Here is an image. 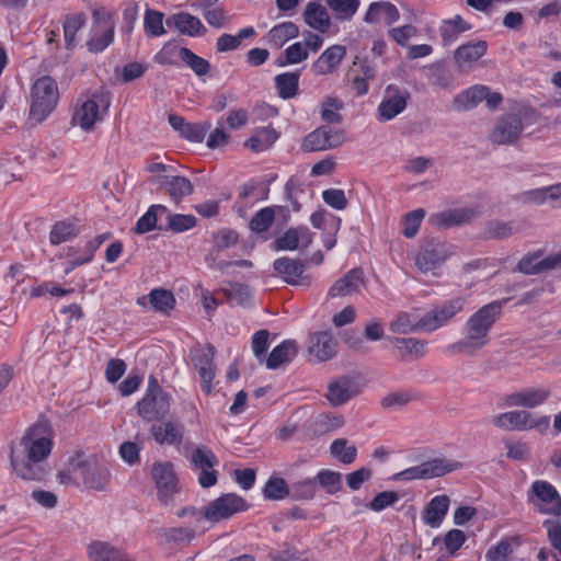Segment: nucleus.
Wrapping results in <instances>:
<instances>
[{
    "label": "nucleus",
    "instance_id": "f257e3e1",
    "mask_svg": "<svg viewBox=\"0 0 561 561\" xmlns=\"http://www.w3.org/2000/svg\"><path fill=\"white\" fill-rule=\"evenodd\" d=\"M24 458L11 457V465L23 480L41 481L47 474L45 466L54 447V431L46 422L32 425L20 442Z\"/></svg>",
    "mask_w": 561,
    "mask_h": 561
},
{
    "label": "nucleus",
    "instance_id": "f03ea898",
    "mask_svg": "<svg viewBox=\"0 0 561 561\" xmlns=\"http://www.w3.org/2000/svg\"><path fill=\"white\" fill-rule=\"evenodd\" d=\"M502 306L500 301H492L473 312L463 325V337L445 346L444 353L450 356H472L485 347L490 342V331L501 316Z\"/></svg>",
    "mask_w": 561,
    "mask_h": 561
},
{
    "label": "nucleus",
    "instance_id": "7ed1b4c3",
    "mask_svg": "<svg viewBox=\"0 0 561 561\" xmlns=\"http://www.w3.org/2000/svg\"><path fill=\"white\" fill-rule=\"evenodd\" d=\"M59 100L57 82L49 76H42L31 88L30 119L39 124L56 108Z\"/></svg>",
    "mask_w": 561,
    "mask_h": 561
},
{
    "label": "nucleus",
    "instance_id": "20e7f679",
    "mask_svg": "<svg viewBox=\"0 0 561 561\" xmlns=\"http://www.w3.org/2000/svg\"><path fill=\"white\" fill-rule=\"evenodd\" d=\"M465 296H455L433 305L421 318H419L420 331L432 333L440 328L447 327L460 314L466 307Z\"/></svg>",
    "mask_w": 561,
    "mask_h": 561
},
{
    "label": "nucleus",
    "instance_id": "39448f33",
    "mask_svg": "<svg viewBox=\"0 0 561 561\" xmlns=\"http://www.w3.org/2000/svg\"><path fill=\"white\" fill-rule=\"evenodd\" d=\"M535 111L528 107L519 108L516 113L502 115L491 131L490 138L494 144H512L518 139L526 126L535 122Z\"/></svg>",
    "mask_w": 561,
    "mask_h": 561
},
{
    "label": "nucleus",
    "instance_id": "423d86ee",
    "mask_svg": "<svg viewBox=\"0 0 561 561\" xmlns=\"http://www.w3.org/2000/svg\"><path fill=\"white\" fill-rule=\"evenodd\" d=\"M110 105L108 99L103 93H88L79 96L71 124L83 131H91L95 124L102 121V112Z\"/></svg>",
    "mask_w": 561,
    "mask_h": 561
},
{
    "label": "nucleus",
    "instance_id": "0eeeda50",
    "mask_svg": "<svg viewBox=\"0 0 561 561\" xmlns=\"http://www.w3.org/2000/svg\"><path fill=\"white\" fill-rule=\"evenodd\" d=\"M171 397L150 377L144 398L137 403L138 414L147 422L164 417L170 410Z\"/></svg>",
    "mask_w": 561,
    "mask_h": 561
},
{
    "label": "nucleus",
    "instance_id": "6e6552de",
    "mask_svg": "<svg viewBox=\"0 0 561 561\" xmlns=\"http://www.w3.org/2000/svg\"><path fill=\"white\" fill-rule=\"evenodd\" d=\"M527 501L540 514L561 515V496L556 486L546 480H536L531 483Z\"/></svg>",
    "mask_w": 561,
    "mask_h": 561
},
{
    "label": "nucleus",
    "instance_id": "1a4fd4ad",
    "mask_svg": "<svg viewBox=\"0 0 561 561\" xmlns=\"http://www.w3.org/2000/svg\"><path fill=\"white\" fill-rule=\"evenodd\" d=\"M460 467L461 463L454 459L445 457L433 458L396 473L393 479L397 481H410L417 479L427 480L443 477L449 472L458 470Z\"/></svg>",
    "mask_w": 561,
    "mask_h": 561
},
{
    "label": "nucleus",
    "instance_id": "9d476101",
    "mask_svg": "<svg viewBox=\"0 0 561 561\" xmlns=\"http://www.w3.org/2000/svg\"><path fill=\"white\" fill-rule=\"evenodd\" d=\"M190 462L193 470H198V484L208 489L214 486L218 481V472L216 467L219 460L215 453L206 445H198L190 455Z\"/></svg>",
    "mask_w": 561,
    "mask_h": 561
},
{
    "label": "nucleus",
    "instance_id": "9b49d317",
    "mask_svg": "<svg viewBox=\"0 0 561 561\" xmlns=\"http://www.w3.org/2000/svg\"><path fill=\"white\" fill-rule=\"evenodd\" d=\"M248 507L249 505L242 496L236 493H226L204 507L203 517L211 523H219L247 511Z\"/></svg>",
    "mask_w": 561,
    "mask_h": 561
},
{
    "label": "nucleus",
    "instance_id": "f8f14e48",
    "mask_svg": "<svg viewBox=\"0 0 561 561\" xmlns=\"http://www.w3.org/2000/svg\"><path fill=\"white\" fill-rule=\"evenodd\" d=\"M215 348L211 345H196L190 350V360L199 376L201 389L206 394L211 392L215 378L214 367Z\"/></svg>",
    "mask_w": 561,
    "mask_h": 561
},
{
    "label": "nucleus",
    "instance_id": "ddd939ff",
    "mask_svg": "<svg viewBox=\"0 0 561 561\" xmlns=\"http://www.w3.org/2000/svg\"><path fill=\"white\" fill-rule=\"evenodd\" d=\"M453 254V247L447 243L427 241L424 243L416 256L415 265L422 273H434Z\"/></svg>",
    "mask_w": 561,
    "mask_h": 561
},
{
    "label": "nucleus",
    "instance_id": "4468645a",
    "mask_svg": "<svg viewBox=\"0 0 561 561\" xmlns=\"http://www.w3.org/2000/svg\"><path fill=\"white\" fill-rule=\"evenodd\" d=\"M345 139L342 129L324 126L309 133L302 140L301 149L306 152L324 151L340 147Z\"/></svg>",
    "mask_w": 561,
    "mask_h": 561
},
{
    "label": "nucleus",
    "instance_id": "2eb2a0df",
    "mask_svg": "<svg viewBox=\"0 0 561 561\" xmlns=\"http://www.w3.org/2000/svg\"><path fill=\"white\" fill-rule=\"evenodd\" d=\"M551 396L546 387H529L505 396L502 401L504 407L535 409L545 404Z\"/></svg>",
    "mask_w": 561,
    "mask_h": 561
},
{
    "label": "nucleus",
    "instance_id": "dca6fc26",
    "mask_svg": "<svg viewBox=\"0 0 561 561\" xmlns=\"http://www.w3.org/2000/svg\"><path fill=\"white\" fill-rule=\"evenodd\" d=\"M408 99V92L389 85L377 107L376 119L378 122H388L393 119L405 110Z\"/></svg>",
    "mask_w": 561,
    "mask_h": 561
},
{
    "label": "nucleus",
    "instance_id": "f3484780",
    "mask_svg": "<svg viewBox=\"0 0 561 561\" xmlns=\"http://www.w3.org/2000/svg\"><path fill=\"white\" fill-rule=\"evenodd\" d=\"M310 224L313 228L322 231L323 247L330 251L336 245V234L341 228L342 220L327 209H318L310 216Z\"/></svg>",
    "mask_w": 561,
    "mask_h": 561
},
{
    "label": "nucleus",
    "instance_id": "a211bd4d",
    "mask_svg": "<svg viewBox=\"0 0 561 561\" xmlns=\"http://www.w3.org/2000/svg\"><path fill=\"white\" fill-rule=\"evenodd\" d=\"M273 267L275 274L289 285H310L312 282L309 275H305V264L297 259H276Z\"/></svg>",
    "mask_w": 561,
    "mask_h": 561
},
{
    "label": "nucleus",
    "instance_id": "6ab92c4d",
    "mask_svg": "<svg viewBox=\"0 0 561 561\" xmlns=\"http://www.w3.org/2000/svg\"><path fill=\"white\" fill-rule=\"evenodd\" d=\"M159 500L167 503L178 492V478L171 462L154 463L151 470Z\"/></svg>",
    "mask_w": 561,
    "mask_h": 561
},
{
    "label": "nucleus",
    "instance_id": "aec40b11",
    "mask_svg": "<svg viewBox=\"0 0 561 561\" xmlns=\"http://www.w3.org/2000/svg\"><path fill=\"white\" fill-rule=\"evenodd\" d=\"M359 392L360 386L357 379L348 376H342L329 383L325 398L331 405L339 407L350 401Z\"/></svg>",
    "mask_w": 561,
    "mask_h": 561
},
{
    "label": "nucleus",
    "instance_id": "412c9836",
    "mask_svg": "<svg viewBox=\"0 0 561 561\" xmlns=\"http://www.w3.org/2000/svg\"><path fill=\"white\" fill-rule=\"evenodd\" d=\"M313 240L312 232L307 227L289 228L274 241L277 251H295L308 248Z\"/></svg>",
    "mask_w": 561,
    "mask_h": 561
},
{
    "label": "nucleus",
    "instance_id": "4be33fe9",
    "mask_svg": "<svg viewBox=\"0 0 561 561\" xmlns=\"http://www.w3.org/2000/svg\"><path fill=\"white\" fill-rule=\"evenodd\" d=\"M137 305L144 309L169 314L175 307V297L171 290L153 288L148 295L137 298Z\"/></svg>",
    "mask_w": 561,
    "mask_h": 561
},
{
    "label": "nucleus",
    "instance_id": "5701e85b",
    "mask_svg": "<svg viewBox=\"0 0 561 561\" xmlns=\"http://www.w3.org/2000/svg\"><path fill=\"white\" fill-rule=\"evenodd\" d=\"M307 350L318 362H325L336 353V341L329 331L314 332L308 336Z\"/></svg>",
    "mask_w": 561,
    "mask_h": 561
},
{
    "label": "nucleus",
    "instance_id": "b1692460",
    "mask_svg": "<svg viewBox=\"0 0 561 561\" xmlns=\"http://www.w3.org/2000/svg\"><path fill=\"white\" fill-rule=\"evenodd\" d=\"M346 55V47L343 45H332L328 47L312 64V70L318 76L333 73L340 66Z\"/></svg>",
    "mask_w": 561,
    "mask_h": 561
},
{
    "label": "nucleus",
    "instance_id": "393cba45",
    "mask_svg": "<svg viewBox=\"0 0 561 561\" xmlns=\"http://www.w3.org/2000/svg\"><path fill=\"white\" fill-rule=\"evenodd\" d=\"M400 19L398 8L389 1L371 2L364 15V21L368 24L385 23L392 25Z\"/></svg>",
    "mask_w": 561,
    "mask_h": 561
},
{
    "label": "nucleus",
    "instance_id": "a878e982",
    "mask_svg": "<svg viewBox=\"0 0 561 561\" xmlns=\"http://www.w3.org/2000/svg\"><path fill=\"white\" fill-rule=\"evenodd\" d=\"M305 23L312 30L327 33L331 25V16L320 1H309L302 13Z\"/></svg>",
    "mask_w": 561,
    "mask_h": 561
},
{
    "label": "nucleus",
    "instance_id": "bb28decb",
    "mask_svg": "<svg viewBox=\"0 0 561 561\" xmlns=\"http://www.w3.org/2000/svg\"><path fill=\"white\" fill-rule=\"evenodd\" d=\"M363 284L364 279L362 270L353 268L330 287L328 297L335 298L354 295L359 291Z\"/></svg>",
    "mask_w": 561,
    "mask_h": 561
},
{
    "label": "nucleus",
    "instance_id": "cd10ccee",
    "mask_svg": "<svg viewBox=\"0 0 561 561\" xmlns=\"http://www.w3.org/2000/svg\"><path fill=\"white\" fill-rule=\"evenodd\" d=\"M450 505V499L446 494L434 496L422 513V520L432 528H438L444 522Z\"/></svg>",
    "mask_w": 561,
    "mask_h": 561
},
{
    "label": "nucleus",
    "instance_id": "c85d7f7f",
    "mask_svg": "<svg viewBox=\"0 0 561 561\" xmlns=\"http://www.w3.org/2000/svg\"><path fill=\"white\" fill-rule=\"evenodd\" d=\"M168 26H173L181 34L190 37H198L205 33V27L201 20L187 12L172 14L167 20Z\"/></svg>",
    "mask_w": 561,
    "mask_h": 561
},
{
    "label": "nucleus",
    "instance_id": "c756f323",
    "mask_svg": "<svg viewBox=\"0 0 561 561\" xmlns=\"http://www.w3.org/2000/svg\"><path fill=\"white\" fill-rule=\"evenodd\" d=\"M89 561H131V559L122 550L115 548L108 542L92 541L87 547Z\"/></svg>",
    "mask_w": 561,
    "mask_h": 561
},
{
    "label": "nucleus",
    "instance_id": "7c9ffc66",
    "mask_svg": "<svg viewBox=\"0 0 561 561\" xmlns=\"http://www.w3.org/2000/svg\"><path fill=\"white\" fill-rule=\"evenodd\" d=\"M111 232H104L88 240L82 247V255L80 259H67L65 274L71 273L75 268L81 265L91 263L95 252L105 241L111 239Z\"/></svg>",
    "mask_w": 561,
    "mask_h": 561
},
{
    "label": "nucleus",
    "instance_id": "2f4dec72",
    "mask_svg": "<svg viewBox=\"0 0 561 561\" xmlns=\"http://www.w3.org/2000/svg\"><path fill=\"white\" fill-rule=\"evenodd\" d=\"M523 543L518 535L505 536L485 552V561H510L511 557Z\"/></svg>",
    "mask_w": 561,
    "mask_h": 561
},
{
    "label": "nucleus",
    "instance_id": "473e14b6",
    "mask_svg": "<svg viewBox=\"0 0 561 561\" xmlns=\"http://www.w3.org/2000/svg\"><path fill=\"white\" fill-rule=\"evenodd\" d=\"M151 435L160 445H179L183 440V426L179 423L167 421L152 425Z\"/></svg>",
    "mask_w": 561,
    "mask_h": 561
},
{
    "label": "nucleus",
    "instance_id": "72a5a7b5",
    "mask_svg": "<svg viewBox=\"0 0 561 561\" xmlns=\"http://www.w3.org/2000/svg\"><path fill=\"white\" fill-rule=\"evenodd\" d=\"M159 184L169 193L171 199L180 203L186 196H190L194 186L192 182L185 176H169L163 175L158 179Z\"/></svg>",
    "mask_w": 561,
    "mask_h": 561
},
{
    "label": "nucleus",
    "instance_id": "f704fd0d",
    "mask_svg": "<svg viewBox=\"0 0 561 561\" xmlns=\"http://www.w3.org/2000/svg\"><path fill=\"white\" fill-rule=\"evenodd\" d=\"M488 44L484 41L463 44L455 50V60L460 68H468L484 56Z\"/></svg>",
    "mask_w": 561,
    "mask_h": 561
},
{
    "label": "nucleus",
    "instance_id": "c9c22d12",
    "mask_svg": "<svg viewBox=\"0 0 561 561\" xmlns=\"http://www.w3.org/2000/svg\"><path fill=\"white\" fill-rule=\"evenodd\" d=\"M279 138V133L271 125L265 127H257L249 139L245 140L244 146L253 152H263L268 150Z\"/></svg>",
    "mask_w": 561,
    "mask_h": 561
},
{
    "label": "nucleus",
    "instance_id": "e433bc0d",
    "mask_svg": "<svg viewBox=\"0 0 561 561\" xmlns=\"http://www.w3.org/2000/svg\"><path fill=\"white\" fill-rule=\"evenodd\" d=\"M558 265H561V253L545 260L540 259V254L534 253L524 256L519 261L517 270L520 273L531 275L537 274L543 270L553 268Z\"/></svg>",
    "mask_w": 561,
    "mask_h": 561
},
{
    "label": "nucleus",
    "instance_id": "4c0bfd02",
    "mask_svg": "<svg viewBox=\"0 0 561 561\" xmlns=\"http://www.w3.org/2000/svg\"><path fill=\"white\" fill-rule=\"evenodd\" d=\"M527 410H512L494 415L492 423L503 431H526V421L528 420Z\"/></svg>",
    "mask_w": 561,
    "mask_h": 561
},
{
    "label": "nucleus",
    "instance_id": "58836bf2",
    "mask_svg": "<svg viewBox=\"0 0 561 561\" xmlns=\"http://www.w3.org/2000/svg\"><path fill=\"white\" fill-rule=\"evenodd\" d=\"M488 95V87L474 84L467 90L461 91L454 98V106L458 111H468L474 108Z\"/></svg>",
    "mask_w": 561,
    "mask_h": 561
},
{
    "label": "nucleus",
    "instance_id": "ea45409f",
    "mask_svg": "<svg viewBox=\"0 0 561 561\" xmlns=\"http://www.w3.org/2000/svg\"><path fill=\"white\" fill-rule=\"evenodd\" d=\"M471 25L467 23L460 15L451 19L443 20L439 25V34L444 46L454 44L459 36L469 31Z\"/></svg>",
    "mask_w": 561,
    "mask_h": 561
},
{
    "label": "nucleus",
    "instance_id": "a19ab883",
    "mask_svg": "<svg viewBox=\"0 0 561 561\" xmlns=\"http://www.w3.org/2000/svg\"><path fill=\"white\" fill-rule=\"evenodd\" d=\"M390 342L399 352L401 359L420 358L426 354V342L414 337H393Z\"/></svg>",
    "mask_w": 561,
    "mask_h": 561
},
{
    "label": "nucleus",
    "instance_id": "79ce46f5",
    "mask_svg": "<svg viewBox=\"0 0 561 561\" xmlns=\"http://www.w3.org/2000/svg\"><path fill=\"white\" fill-rule=\"evenodd\" d=\"M297 344L295 341L286 340L273 348L266 358L268 369H277L280 365L289 363L297 355Z\"/></svg>",
    "mask_w": 561,
    "mask_h": 561
},
{
    "label": "nucleus",
    "instance_id": "37998d69",
    "mask_svg": "<svg viewBox=\"0 0 561 561\" xmlns=\"http://www.w3.org/2000/svg\"><path fill=\"white\" fill-rule=\"evenodd\" d=\"M300 73L283 72L274 78L277 94L283 100L293 99L298 94Z\"/></svg>",
    "mask_w": 561,
    "mask_h": 561
},
{
    "label": "nucleus",
    "instance_id": "c03bdc74",
    "mask_svg": "<svg viewBox=\"0 0 561 561\" xmlns=\"http://www.w3.org/2000/svg\"><path fill=\"white\" fill-rule=\"evenodd\" d=\"M299 34L298 26L290 21L282 22L273 26L267 33V41L276 48H280L288 41L297 37Z\"/></svg>",
    "mask_w": 561,
    "mask_h": 561
},
{
    "label": "nucleus",
    "instance_id": "a18cd8bd",
    "mask_svg": "<svg viewBox=\"0 0 561 561\" xmlns=\"http://www.w3.org/2000/svg\"><path fill=\"white\" fill-rule=\"evenodd\" d=\"M80 230L76 221L61 220L57 221L49 233V241L54 245L67 242L79 234Z\"/></svg>",
    "mask_w": 561,
    "mask_h": 561
},
{
    "label": "nucleus",
    "instance_id": "49530a36",
    "mask_svg": "<svg viewBox=\"0 0 561 561\" xmlns=\"http://www.w3.org/2000/svg\"><path fill=\"white\" fill-rule=\"evenodd\" d=\"M357 447L346 438H336L330 445V454L339 462L343 465H351L357 458Z\"/></svg>",
    "mask_w": 561,
    "mask_h": 561
},
{
    "label": "nucleus",
    "instance_id": "de8ad7c7",
    "mask_svg": "<svg viewBox=\"0 0 561 561\" xmlns=\"http://www.w3.org/2000/svg\"><path fill=\"white\" fill-rule=\"evenodd\" d=\"M252 26L241 28L236 35L222 34L217 38L216 48L218 51H230L239 48L243 39L251 38L255 35Z\"/></svg>",
    "mask_w": 561,
    "mask_h": 561
},
{
    "label": "nucleus",
    "instance_id": "09e8293b",
    "mask_svg": "<svg viewBox=\"0 0 561 561\" xmlns=\"http://www.w3.org/2000/svg\"><path fill=\"white\" fill-rule=\"evenodd\" d=\"M168 214V208L164 205H151L147 211L137 220L135 232L144 234L157 228L158 217Z\"/></svg>",
    "mask_w": 561,
    "mask_h": 561
},
{
    "label": "nucleus",
    "instance_id": "8fccbe9b",
    "mask_svg": "<svg viewBox=\"0 0 561 561\" xmlns=\"http://www.w3.org/2000/svg\"><path fill=\"white\" fill-rule=\"evenodd\" d=\"M309 57V53L304 46L301 42H296L289 45L284 51L283 55L276 59V65L278 67H286L289 65H297Z\"/></svg>",
    "mask_w": 561,
    "mask_h": 561
},
{
    "label": "nucleus",
    "instance_id": "3c124183",
    "mask_svg": "<svg viewBox=\"0 0 561 561\" xmlns=\"http://www.w3.org/2000/svg\"><path fill=\"white\" fill-rule=\"evenodd\" d=\"M471 217V211L463 208H456L436 214L432 220L439 227H451L466 222Z\"/></svg>",
    "mask_w": 561,
    "mask_h": 561
},
{
    "label": "nucleus",
    "instance_id": "603ef678",
    "mask_svg": "<svg viewBox=\"0 0 561 561\" xmlns=\"http://www.w3.org/2000/svg\"><path fill=\"white\" fill-rule=\"evenodd\" d=\"M183 48L179 47L175 42H167L153 56V60L161 66H176L182 61Z\"/></svg>",
    "mask_w": 561,
    "mask_h": 561
},
{
    "label": "nucleus",
    "instance_id": "864d4df0",
    "mask_svg": "<svg viewBox=\"0 0 561 561\" xmlns=\"http://www.w3.org/2000/svg\"><path fill=\"white\" fill-rule=\"evenodd\" d=\"M329 8L335 13L337 20L351 21L358 11L359 0H327Z\"/></svg>",
    "mask_w": 561,
    "mask_h": 561
},
{
    "label": "nucleus",
    "instance_id": "5fc2aeb1",
    "mask_svg": "<svg viewBox=\"0 0 561 561\" xmlns=\"http://www.w3.org/2000/svg\"><path fill=\"white\" fill-rule=\"evenodd\" d=\"M85 18L82 13L72 14L66 18L64 23L65 43L68 49L77 44L76 35L84 26Z\"/></svg>",
    "mask_w": 561,
    "mask_h": 561
},
{
    "label": "nucleus",
    "instance_id": "6e6d98bb",
    "mask_svg": "<svg viewBox=\"0 0 561 561\" xmlns=\"http://www.w3.org/2000/svg\"><path fill=\"white\" fill-rule=\"evenodd\" d=\"M163 13L147 9L144 18V31L148 37H159L167 32L163 26Z\"/></svg>",
    "mask_w": 561,
    "mask_h": 561
},
{
    "label": "nucleus",
    "instance_id": "4d7b16f0",
    "mask_svg": "<svg viewBox=\"0 0 561 561\" xmlns=\"http://www.w3.org/2000/svg\"><path fill=\"white\" fill-rule=\"evenodd\" d=\"M110 476V470L105 467L89 468L83 478V482L89 489L102 491L106 488Z\"/></svg>",
    "mask_w": 561,
    "mask_h": 561
},
{
    "label": "nucleus",
    "instance_id": "13d9d810",
    "mask_svg": "<svg viewBox=\"0 0 561 561\" xmlns=\"http://www.w3.org/2000/svg\"><path fill=\"white\" fill-rule=\"evenodd\" d=\"M275 220V209L264 207L256 211L250 220L249 228L256 233L266 232Z\"/></svg>",
    "mask_w": 561,
    "mask_h": 561
},
{
    "label": "nucleus",
    "instance_id": "bf43d9fd",
    "mask_svg": "<svg viewBox=\"0 0 561 561\" xmlns=\"http://www.w3.org/2000/svg\"><path fill=\"white\" fill-rule=\"evenodd\" d=\"M314 480L329 494L337 493L342 486V474L330 469L320 470Z\"/></svg>",
    "mask_w": 561,
    "mask_h": 561
},
{
    "label": "nucleus",
    "instance_id": "052dcab7",
    "mask_svg": "<svg viewBox=\"0 0 561 561\" xmlns=\"http://www.w3.org/2000/svg\"><path fill=\"white\" fill-rule=\"evenodd\" d=\"M263 494L267 500L279 501L290 494V489L283 478L272 477L265 483Z\"/></svg>",
    "mask_w": 561,
    "mask_h": 561
},
{
    "label": "nucleus",
    "instance_id": "680f3d73",
    "mask_svg": "<svg viewBox=\"0 0 561 561\" xmlns=\"http://www.w3.org/2000/svg\"><path fill=\"white\" fill-rule=\"evenodd\" d=\"M424 216L425 211L422 208L405 214L400 222L402 234L407 238H413L417 233Z\"/></svg>",
    "mask_w": 561,
    "mask_h": 561
},
{
    "label": "nucleus",
    "instance_id": "e2e57ef3",
    "mask_svg": "<svg viewBox=\"0 0 561 561\" xmlns=\"http://www.w3.org/2000/svg\"><path fill=\"white\" fill-rule=\"evenodd\" d=\"M389 329L398 334H408L420 330L419 319L408 312H401L391 321Z\"/></svg>",
    "mask_w": 561,
    "mask_h": 561
},
{
    "label": "nucleus",
    "instance_id": "0e129e2a",
    "mask_svg": "<svg viewBox=\"0 0 561 561\" xmlns=\"http://www.w3.org/2000/svg\"><path fill=\"white\" fill-rule=\"evenodd\" d=\"M360 76H354L352 79V87L357 96L365 95L369 90V80L375 77V69L368 62L360 64Z\"/></svg>",
    "mask_w": 561,
    "mask_h": 561
},
{
    "label": "nucleus",
    "instance_id": "69168bd1",
    "mask_svg": "<svg viewBox=\"0 0 561 561\" xmlns=\"http://www.w3.org/2000/svg\"><path fill=\"white\" fill-rule=\"evenodd\" d=\"M225 297L231 305H244L251 297L249 286L240 283H230L228 287L222 289Z\"/></svg>",
    "mask_w": 561,
    "mask_h": 561
},
{
    "label": "nucleus",
    "instance_id": "338daca9",
    "mask_svg": "<svg viewBox=\"0 0 561 561\" xmlns=\"http://www.w3.org/2000/svg\"><path fill=\"white\" fill-rule=\"evenodd\" d=\"M182 61L187 67H190L192 69V71L198 77L205 76L209 72V69H210L209 62L206 59L194 54L188 48H183Z\"/></svg>",
    "mask_w": 561,
    "mask_h": 561
},
{
    "label": "nucleus",
    "instance_id": "774afa93",
    "mask_svg": "<svg viewBox=\"0 0 561 561\" xmlns=\"http://www.w3.org/2000/svg\"><path fill=\"white\" fill-rule=\"evenodd\" d=\"M272 561H308L306 552L299 551L294 547L286 546L283 549L272 550L268 553Z\"/></svg>",
    "mask_w": 561,
    "mask_h": 561
}]
</instances>
